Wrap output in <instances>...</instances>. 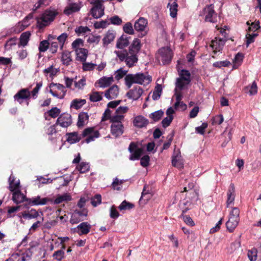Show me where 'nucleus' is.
Masks as SVG:
<instances>
[{
  "mask_svg": "<svg viewBox=\"0 0 261 261\" xmlns=\"http://www.w3.org/2000/svg\"><path fill=\"white\" fill-rule=\"evenodd\" d=\"M61 112V111L57 107L53 108L51 110L48 111V114L49 116L51 117L52 118H56L59 116Z\"/></svg>",
  "mask_w": 261,
  "mask_h": 261,
  "instance_id": "59",
  "label": "nucleus"
},
{
  "mask_svg": "<svg viewBox=\"0 0 261 261\" xmlns=\"http://www.w3.org/2000/svg\"><path fill=\"white\" fill-rule=\"evenodd\" d=\"M115 37L114 33L111 31H108L102 39L103 45H107L112 42Z\"/></svg>",
  "mask_w": 261,
  "mask_h": 261,
  "instance_id": "34",
  "label": "nucleus"
},
{
  "mask_svg": "<svg viewBox=\"0 0 261 261\" xmlns=\"http://www.w3.org/2000/svg\"><path fill=\"white\" fill-rule=\"evenodd\" d=\"M83 43V40L81 39H76L72 43V47L76 51V49H80L81 45H82Z\"/></svg>",
  "mask_w": 261,
  "mask_h": 261,
  "instance_id": "63",
  "label": "nucleus"
},
{
  "mask_svg": "<svg viewBox=\"0 0 261 261\" xmlns=\"http://www.w3.org/2000/svg\"><path fill=\"white\" fill-rule=\"evenodd\" d=\"M172 50L169 47H163L159 50L157 59L163 65L168 64L172 60Z\"/></svg>",
  "mask_w": 261,
  "mask_h": 261,
  "instance_id": "5",
  "label": "nucleus"
},
{
  "mask_svg": "<svg viewBox=\"0 0 261 261\" xmlns=\"http://www.w3.org/2000/svg\"><path fill=\"white\" fill-rule=\"evenodd\" d=\"M49 43L47 40H43L40 42L39 46V50L40 52H44L48 48Z\"/></svg>",
  "mask_w": 261,
  "mask_h": 261,
  "instance_id": "57",
  "label": "nucleus"
},
{
  "mask_svg": "<svg viewBox=\"0 0 261 261\" xmlns=\"http://www.w3.org/2000/svg\"><path fill=\"white\" fill-rule=\"evenodd\" d=\"M90 166L89 164L82 162L77 167L78 170L80 173H85L89 170Z\"/></svg>",
  "mask_w": 261,
  "mask_h": 261,
  "instance_id": "52",
  "label": "nucleus"
},
{
  "mask_svg": "<svg viewBox=\"0 0 261 261\" xmlns=\"http://www.w3.org/2000/svg\"><path fill=\"white\" fill-rule=\"evenodd\" d=\"M101 197L100 195L97 194L91 198V203L94 206H96L98 204L101 203Z\"/></svg>",
  "mask_w": 261,
  "mask_h": 261,
  "instance_id": "56",
  "label": "nucleus"
},
{
  "mask_svg": "<svg viewBox=\"0 0 261 261\" xmlns=\"http://www.w3.org/2000/svg\"><path fill=\"white\" fill-rule=\"evenodd\" d=\"M103 92L92 91L89 94V99L91 101L97 102L102 99V95Z\"/></svg>",
  "mask_w": 261,
  "mask_h": 261,
  "instance_id": "32",
  "label": "nucleus"
},
{
  "mask_svg": "<svg viewBox=\"0 0 261 261\" xmlns=\"http://www.w3.org/2000/svg\"><path fill=\"white\" fill-rule=\"evenodd\" d=\"M150 160L149 156L148 155H145L141 158L140 164L143 167H147L149 164Z\"/></svg>",
  "mask_w": 261,
  "mask_h": 261,
  "instance_id": "64",
  "label": "nucleus"
},
{
  "mask_svg": "<svg viewBox=\"0 0 261 261\" xmlns=\"http://www.w3.org/2000/svg\"><path fill=\"white\" fill-rule=\"evenodd\" d=\"M49 88L54 90L60 91V93H62V96H61V98H64L67 91L65 87L63 85L51 83L49 85Z\"/></svg>",
  "mask_w": 261,
  "mask_h": 261,
  "instance_id": "28",
  "label": "nucleus"
},
{
  "mask_svg": "<svg viewBox=\"0 0 261 261\" xmlns=\"http://www.w3.org/2000/svg\"><path fill=\"white\" fill-rule=\"evenodd\" d=\"M148 123V120L141 115L135 117L133 120L134 125L138 128L145 127Z\"/></svg>",
  "mask_w": 261,
  "mask_h": 261,
  "instance_id": "18",
  "label": "nucleus"
},
{
  "mask_svg": "<svg viewBox=\"0 0 261 261\" xmlns=\"http://www.w3.org/2000/svg\"><path fill=\"white\" fill-rule=\"evenodd\" d=\"M56 13L51 10H46L40 17L37 19L38 26L42 28L49 25L55 19Z\"/></svg>",
  "mask_w": 261,
  "mask_h": 261,
  "instance_id": "3",
  "label": "nucleus"
},
{
  "mask_svg": "<svg viewBox=\"0 0 261 261\" xmlns=\"http://www.w3.org/2000/svg\"><path fill=\"white\" fill-rule=\"evenodd\" d=\"M114 82V78L112 76L110 77L103 76L99 79L97 83L101 88H106L109 87Z\"/></svg>",
  "mask_w": 261,
  "mask_h": 261,
  "instance_id": "20",
  "label": "nucleus"
},
{
  "mask_svg": "<svg viewBox=\"0 0 261 261\" xmlns=\"http://www.w3.org/2000/svg\"><path fill=\"white\" fill-rule=\"evenodd\" d=\"M68 35L67 33H64L59 36L57 39L59 42L60 43L61 48L62 49L64 44L66 40Z\"/></svg>",
  "mask_w": 261,
  "mask_h": 261,
  "instance_id": "53",
  "label": "nucleus"
},
{
  "mask_svg": "<svg viewBox=\"0 0 261 261\" xmlns=\"http://www.w3.org/2000/svg\"><path fill=\"white\" fill-rule=\"evenodd\" d=\"M31 203L34 205H44L49 201L47 198H41L40 196H38L36 197H33L31 200Z\"/></svg>",
  "mask_w": 261,
  "mask_h": 261,
  "instance_id": "30",
  "label": "nucleus"
},
{
  "mask_svg": "<svg viewBox=\"0 0 261 261\" xmlns=\"http://www.w3.org/2000/svg\"><path fill=\"white\" fill-rule=\"evenodd\" d=\"M141 47L140 41L138 39H135L129 47L128 51L126 50H115L114 53L120 62L124 61L126 66L130 68L135 66L138 62L137 55L140 51Z\"/></svg>",
  "mask_w": 261,
  "mask_h": 261,
  "instance_id": "1",
  "label": "nucleus"
},
{
  "mask_svg": "<svg viewBox=\"0 0 261 261\" xmlns=\"http://www.w3.org/2000/svg\"><path fill=\"white\" fill-rule=\"evenodd\" d=\"M172 165L179 169L184 167V162L181 158L180 152L178 151H174L172 155Z\"/></svg>",
  "mask_w": 261,
  "mask_h": 261,
  "instance_id": "12",
  "label": "nucleus"
},
{
  "mask_svg": "<svg viewBox=\"0 0 261 261\" xmlns=\"http://www.w3.org/2000/svg\"><path fill=\"white\" fill-rule=\"evenodd\" d=\"M72 122L71 116L68 113L61 114L57 119L56 124H59L62 127H67Z\"/></svg>",
  "mask_w": 261,
  "mask_h": 261,
  "instance_id": "8",
  "label": "nucleus"
},
{
  "mask_svg": "<svg viewBox=\"0 0 261 261\" xmlns=\"http://www.w3.org/2000/svg\"><path fill=\"white\" fill-rule=\"evenodd\" d=\"M16 44V38L14 37L10 39L7 41L5 45V48L6 50H9L11 49L13 45Z\"/></svg>",
  "mask_w": 261,
  "mask_h": 261,
  "instance_id": "62",
  "label": "nucleus"
},
{
  "mask_svg": "<svg viewBox=\"0 0 261 261\" xmlns=\"http://www.w3.org/2000/svg\"><path fill=\"white\" fill-rule=\"evenodd\" d=\"M258 34L257 33H252L250 34V33L248 32L246 35V46L248 47L249 45L253 42L254 41V38L257 37Z\"/></svg>",
  "mask_w": 261,
  "mask_h": 261,
  "instance_id": "49",
  "label": "nucleus"
},
{
  "mask_svg": "<svg viewBox=\"0 0 261 261\" xmlns=\"http://www.w3.org/2000/svg\"><path fill=\"white\" fill-rule=\"evenodd\" d=\"M164 114L162 110H158L150 114L149 117L154 121H158L161 119Z\"/></svg>",
  "mask_w": 261,
  "mask_h": 261,
  "instance_id": "44",
  "label": "nucleus"
},
{
  "mask_svg": "<svg viewBox=\"0 0 261 261\" xmlns=\"http://www.w3.org/2000/svg\"><path fill=\"white\" fill-rule=\"evenodd\" d=\"M61 61L64 65H69L72 61L71 53L67 50L63 51L62 54Z\"/></svg>",
  "mask_w": 261,
  "mask_h": 261,
  "instance_id": "29",
  "label": "nucleus"
},
{
  "mask_svg": "<svg viewBox=\"0 0 261 261\" xmlns=\"http://www.w3.org/2000/svg\"><path fill=\"white\" fill-rule=\"evenodd\" d=\"M174 95L176 97V102L174 104L175 109L178 108L179 104L181 103V109L185 110L187 108V105L181 101L182 95L180 91H175Z\"/></svg>",
  "mask_w": 261,
  "mask_h": 261,
  "instance_id": "22",
  "label": "nucleus"
},
{
  "mask_svg": "<svg viewBox=\"0 0 261 261\" xmlns=\"http://www.w3.org/2000/svg\"><path fill=\"white\" fill-rule=\"evenodd\" d=\"M86 102L85 99H75L71 102L70 107L75 109H79L85 105Z\"/></svg>",
  "mask_w": 261,
  "mask_h": 261,
  "instance_id": "38",
  "label": "nucleus"
},
{
  "mask_svg": "<svg viewBox=\"0 0 261 261\" xmlns=\"http://www.w3.org/2000/svg\"><path fill=\"white\" fill-rule=\"evenodd\" d=\"M96 66V64L92 63L86 62V61L83 62V69L84 71L92 70Z\"/></svg>",
  "mask_w": 261,
  "mask_h": 261,
  "instance_id": "54",
  "label": "nucleus"
},
{
  "mask_svg": "<svg viewBox=\"0 0 261 261\" xmlns=\"http://www.w3.org/2000/svg\"><path fill=\"white\" fill-rule=\"evenodd\" d=\"M124 117V116L122 114L118 115L115 113V115L112 116L111 118V122H112V124H122V121L123 120Z\"/></svg>",
  "mask_w": 261,
  "mask_h": 261,
  "instance_id": "39",
  "label": "nucleus"
},
{
  "mask_svg": "<svg viewBox=\"0 0 261 261\" xmlns=\"http://www.w3.org/2000/svg\"><path fill=\"white\" fill-rule=\"evenodd\" d=\"M239 210L237 207H233L230 212L228 220L226 223V228H236L239 222Z\"/></svg>",
  "mask_w": 261,
  "mask_h": 261,
  "instance_id": "6",
  "label": "nucleus"
},
{
  "mask_svg": "<svg viewBox=\"0 0 261 261\" xmlns=\"http://www.w3.org/2000/svg\"><path fill=\"white\" fill-rule=\"evenodd\" d=\"M136 146L134 143H131L128 147V150L132 153L129 156L130 160H138L142 153L141 148H136Z\"/></svg>",
  "mask_w": 261,
  "mask_h": 261,
  "instance_id": "11",
  "label": "nucleus"
},
{
  "mask_svg": "<svg viewBox=\"0 0 261 261\" xmlns=\"http://www.w3.org/2000/svg\"><path fill=\"white\" fill-rule=\"evenodd\" d=\"M75 51L77 60L82 62L86 61L88 52L87 49L82 48L76 49V51Z\"/></svg>",
  "mask_w": 261,
  "mask_h": 261,
  "instance_id": "26",
  "label": "nucleus"
},
{
  "mask_svg": "<svg viewBox=\"0 0 261 261\" xmlns=\"http://www.w3.org/2000/svg\"><path fill=\"white\" fill-rule=\"evenodd\" d=\"M200 15L204 16L206 21L212 23L217 21V13L215 12L213 4L206 6L200 12Z\"/></svg>",
  "mask_w": 261,
  "mask_h": 261,
  "instance_id": "4",
  "label": "nucleus"
},
{
  "mask_svg": "<svg viewBox=\"0 0 261 261\" xmlns=\"http://www.w3.org/2000/svg\"><path fill=\"white\" fill-rule=\"evenodd\" d=\"M134 206V205L133 204L124 200L119 206V208L120 211L127 210L132 208Z\"/></svg>",
  "mask_w": 261,
  "mask_h": 261,
  "instance_id": "48",
  "label": "nucleus"
},
{
  "mask_svg": "<svg viewBox=\"0 0 261 261\" xmlns=\"http://www.w3.org/2000/svg\"><path fill=\"white\" fill-rule=\"evenodd\" d=\"M109 24L110 23L107 20H105L99 22H96L94 24V28L97 29L101 28L104 29L106 28Z\"/></svg>",
  "mask_w": 261,
  "mask_h": 261,
  "instance_id": "51",
  "label": "nucleus"
},
{
  "mask_svg": "<svg viewBox=\"0 0 261 261\" xmlns=\"http://www.w3.org/2000/svg\"><path fill=\"white\" fill-rule=\"evenodd\" d=\"M142 93V89L140 87L136 86L134 89L129 90L127 93L126 95L130 99L137 100L140 97Z\"/></svg>",
  "mask_w": 261,
  "mask_h": 261,
  "instance_id": "14",
  "label": "nucleus"
},
{
  "mask_svg": "<svg viewBox=\"0 0 261 261\" xmlns=\"http://www.w3.org/2000/svg\"><path fill=\"white\" fill-rule=\"evenodd\" d=\"M67 136H68L67 141L71 144L77 142L81 139L77 132L68 133L67 134Z\"/></svg>",
  "mask_w": 261,
  "mask_h": 261,
  "instance_id": "31",
  "label": "nucleus"
},
{
  "mask_svg": "<svg viewBox=\"0 0 261 261\" xmlns=\"http://www.w3.org/2000/svg\"><path fill=\"white\" fill-rule=\"evenodd\" d=\"M246 92L249 94L250 95H253L257 93V87L256 83L253 82L250 86H248L245 88Z\"/></svg>",
  "mask_w": 261,
  "mask_h": 261,
  "instance_id": "37",
  "label": "nucleus"
},
{
  "mask_svg": "<svg viewBox=\"0 0 261 261\" xmlns=\"http://www.w3.org/2000/svg\"><path fill=\"white\" fill-rule=\"evenodd\" d=\"M42 86V82H40L38 83H37L36 87L33 89V90L31 92V97L35 99L37 98L38 96V94L39 92V91L41 89V88Z\"/></svg>",
  "mask_w": 261,
  "mask_h": 261,
  "instance_id": "42",
  "label": "nucleus"
},
{
  "mask_svg": "<svg viewBox=\"0 0 261 261\" xmlns=\"http://www.w3.org/2000/svg\"><path fill=\"white\" fill-rule=\"evenodd\" d=\"M32 255V252L31 249L27 250L24 253L22 254L20 259L21 261H28L31 259Z\"/></svg>",
  "mask_w": 261,
  "mask_h": 261,
  "instance_id": "50",
  "label": "nucleus"
},
{
  "mask_svg": "<svg viewBox=\"0 0 261 261\" xmlns=\"http://www.w3.org/2000/svg\"><path fill=\"white\" fill-rule=\"evenodd\" d=\"M226 40V38H219L216 37L215 39L212 41L210 46L212 48L213 53L215 54L222 49Z\"/></svg>",
  "mask_w": 261,
  "mask_h": 261,
  "instance_id": "9",
  "label": "nucleus"
},
{
  "mask_svg": "<svg viewBox=\"0 0 261 261\" xmlns=\"http://www.w3.org/2000/svg\"><path fill=\"white\" fill-rule=\"evenodd\" d=\"M105 6H93L90 11V14L94 18L98 19L101 17L105 14Z\"/></svg>",
  "mask_w": 261,
  "mask_h": 261,
  "instance_id": "13",
  "label": "nucleus"
},
{
  "mask_svg": "<svg viewBox=\"0 0 261 261\" xmlns=\"http://www.w3.org/2000/svg\"><path fill=\"white\" fill-rule=\"evenodd\" d=\"M240 246V243L238 241L232 243L227 248V251L229 253H232L237 250Z\"/></svg>",
  "mask_w": 261,
  "mask_h": 261,
  "instance_id": "46",
  "label": "nucleus"
},
{
  "mask_svg": "<svg viewBox=\"0 0 261 261\" xmlns=\"http://www.w3.org/2000/svg\"><path fill=\"white\" fill-rule=\"evenodd\" d=\"M119 94V88L117 85H113L106 91L105 96L108 99L116 98Z\"/></svg>",
  "mask_w": 261,
  "mask_h": 261,
  "instance_id": "17",
  "label": "nucleus"
},
{
  "mask_svg": "<svg viewBox=\"0 0 261 261\" xmlns=\"http://www.w3.org/2000/svg\"><path fill=\"white\" fill-rule=\"evenodd\" d=\"M147 20L144 17H140L134 23V29L138 32H143L147 25Z\"/></svg>",
  "mask_w": 261,
  "mask_h": 261,
  "instance_id": "16",
  "label": "nucleus"
},
{
  "mask_svg": "<svg viewBox=\"0 0 261 261\" xmlns=\"http://www.w3.org/2000/svg\"><path fill=\"white\" fill-rule=\"evenodd\" d=\"M162 92V87L161 85L158 84L154 89V90L152 94V99L154 100H156L160 98L161 97V94Z\"/></svg>",
  "mask_w": 261,
  "mask_h": 261,
  "instance_id": "40",
  "label": "nucleus"
},
{
  "mask_svg": "<svg viewBox=\"0 0 261 261\" xmlns=\"http://www.w3.org/2000/svg\"><path fill=\"white\" fill-rule=\"evenodd\" d=\"M88 211L86 208H75L73 213V217H86L87 216Z\"/></svg>",
  "mask_w": 261,
  "mask_h": 261,
  "instance_id": "43",
  "label": "nucleus"
},
{
  "mask_svg": "<svg viewBox=\"0 0 261 261\" xmlns=\"http://www.w3.org/2000/svg\"><path fill=\"white\" fill-rule=\"evenodd\" d=\"M65 252L63 250H59L55 251L53 255L54 258L61 260L64 257Z\"/></svg>",
  "mask_w": 261,
  "mask_h": 261,
  "instance_id": "55",
  "label": "nucleus"
},
{
  "mask_svg": "<svg viewBox=\"0 0 261 261\" xmlns=\"http://www.w3.org/2000/svg\"><path fill=\"white\" fill-rule=\"evenodd\" d=\"M81 9V7L77 3H71L67 6L64 10V13L67 15H69L73 13L79 11Z\"/></svg>",
  "mask_w": 261,
  "mask_h": 261,
  "instance_id": "23",
  "label": "nucleus"
},
{
  "mask_svg": "<svg viewBox=\"0 0 261 261\" xmlns=\"http://www.w3.org/2000/svg\"><path fill=\"white\" fill-rule=\"evenodd\" d=\"M9 189L11 191H17L16 190L19 188L20 182L19 180L15 182L14 177L11 174L10 176L9 179Z\"/></svg>",
  "mask_w": 261,
  "mask_h": 261,
  "instance_id": "33",
  "label": "nucleus"
},
{
  "mask_svg": "<svg viewBox=\"0 0 261 261\" xmlns=\"http://www.w3.org/2000/svg\"><path fill=\"white\" fill-rule=\"evenodd\" d=\"M31 36V33L29 32H25L20 36V44L23 46L27 45Z\"/></svg>",
  "mask_w": 261,
  "mask_h": 261,
  "instance_id": "36",
  "label": "nucleus"
},
{
  "mask_svg": "<svg viewBox=\"0 0 261 261\" xmlns=\"http://www.w3.org/2000/svg\"><path fill=\"white\" fill-rule=\"evenodd\" d=\"M90 31V30L89 29L88 27L85 26V27H83V26H80L77 28L75 29V32L78 34V35H80V34H86L87 32H89Z\"/></svg>",
  "mask_w": 261,
  "mask_h": 261,
  "instance_id": "61",
  "label": "nucleus"
},
{
  "mask_svg": "<svg viewBox=\"0 0 261 261\" xmlns=\"http://www.w3.org/2000/svg\"><path fill=\"white\" fill-rule=\"evenodd\" d=\"M111 132L113 136L117 138L121 136L124 133V126L123 124H112L111 126Z\"/></svg>",
  "mask_w": 261,
  "mask_h": 261,
  "instance_id": "15",
  "label": "nucleus"
},
{
  "mask_svg": "<svg viewBox=\"0 0 261 261\" xmlns=\"http://www.w3.org/2000/svg\"><path fill=\"white\" fill-rule=\"evenodd\" d=\"M31 97V92L28 88L21 89L14 96V99L19 104L24 100H28Z\"/></svg>",
  "mask_w": 261,
  "mask_h": 261,
  "instance_id": "7",
  "label": "nucleus"
},
{
  "mask_svg": "<svg viewBox=\"0 0 261 261\" xmlns=\"http://www.w3.org/2000/svg\"><path fill=\"white\" fill-rule=\"evenodd\" d=\"M186 81H184L182 79H178L176 80V87L175 89V91H181L184 90L185 87L189 84L185 83Z\"/></svg>",
  "mask_w": 261,
  "mask_h": 261,
  "instance_id": "41",
  "label": "nucleus"
},
{
  "mask_svg": "<svg viewBox=\"0 0 261 261\" xmlns=\"http://www.w3.org/2000/svg\"><path fill=\"white\" fill-rule=\"evenodd\" d=\"M83 137L88 136L86 139V142L89 143L93 141L95 138L99 137V134L98 131H94L93 128L89 127L86 128L82 134Z\"/></svg>",
  "mask_w": 261,
  "mask_h": 261,
  "instance_id": "10",
  "label": "nucleus"
},
{
  "mask_svg": "<svg viewBox=\"0 0 261 261\" xmlns=\"http://www.w3.org/2000/svg\"><path fill=\"white\" fill-rule=\"evenodd\" d=\"M71 196L68 193L58 196L54 200L55 204H59L63 201H68L71 200Z\"/></svg>",
  "mask_w": 261,
  "mask_h": 261,
  "instance_id": "35",
  "label": "nucleus"
},
{
  "mask_svg": "<svg viewBox=\"0 0 261 261\" xmlns=\"http://www.w3.org/2000/svg\"><path fill=\"white\" fill-rule=\"evenodd\" d=\"M12 199L15 203L18 204L25 200L26 197L19 190H18L14 192Z\"/></svg>",
  "mask_w": 261,
  "mask_h": 261,
  "instance_id": "27",
  "label": "nucleus"
},
{
  "mask_svg": "<svg viewBox=\"0 0 261 261\" xmlns=\"http://www.w3.org/2000/svg\"><path fill=\"white\" fill-rule=\"evenodd\" d=\"M123 31L127 34L132 35L134 33L133 25L130 22H127L123 27Z\"/></svg>",
  "mask_w": 261,
  "mask_h": 261,
  "instance_id": "60",
  "label": "nucleus"
},
{
  "mask_svg": "<svg viewBox=\"0 0 261 261\" xmlns=\"http://www.w3.org/2000/svg\"><path fill=\"white\" fill-rule=\"evenodd\" d=\"M130 37L126 35H122L117 41L116 47L118 48L123 49V48L127 46L129 43Z\"/></svg>",
  "mask_w": 261,
  "mask_h": 261,
  "instance_id": "21",
  "label": "nucleus"
},
{
  "mask_svg": "<svg viewBox=\"0 0 261 261\" xmlns=\"http://www.w3.org/2000/svg\"><path fill=\"white\" fill-rule=\"evenodd\" d=\"M248 257L250 261H255L257 258V250L255 249L249 250L247 253Z\"/></svg>",
  "mask_w": 261,
  "mask_h": 261,
  "instance_id": "58",
  "label": "nucleus"
},
{
  "mask_svg": "<svg viewBox=\"0 0 261 261\" xmlns=\"http://www.w3.org/2000/svg\"><path fill=\"white\" fill-rule=\"evenodd\" d=\"M172 0H169V3L168 4L167 7L169 8L170 15L172 18L176 17L177 12L178 4L176 1L172 2Z\"/></svg>",
  "mask_w": 261,
  "mask_h": 261,
  "instance_id": "24",
  "label": "nucleus"
},
{
  "mask_svg": "<svg viewBox=\"0 0 261 261\" xmlns=\"http://www.w3.org/2000/svg\"><path fill=\"white\" fill-rule=\"evenodd\" d=\"M247 24L249 25L248 32L250 33L251 31L255 32L260 28L259 21H256L251 23L250 25L249 21L247 22Z\"/></svg>",
  "mask_w": 261,
  "mask_h": 261,
  "instance_id": "47",
  "label": "nucleus"
},
{
  "mask_svg": "<svg viewBox=\"0 0 261 261\" xmlns=\"http://www.w3.org/2000/svg\"><path fill=\"white\" fill-rule=\"evenodd\" d=\"M190 73L186 70H182L180 74V77L178 79H182L184 81H186L185 83H190Z\"/></svg>",
  "mask_w": 261,
  "mask_h": 261,
  "instance_id": "45",
  "label": "nucleus"
},
{
  "mask_svg": "<svg viewBox=\"0 0 261 261\" xmlns=\"http://www.w3.org/2000/svg\"><path fill=\"white\" fill-rule=\"evenodd\" d=\"M89 116L86 112H82L79 114L77 125L78 127H82L86 124L88 122Z\"/></svg>",
  "mask_w": 261,
  "mask_h": 261,
  "instance_id": "25",
  "label": "nucleus"
},
{
  "mask_svg": "<svg viewBox=\"0 0 261 261\" xmlns=\"http://www.w3.org/2000/svg\"><path fill=\"white\" fill-rule=\"evenodd\" d=\"M227 206H230L233 204L235 198V188L234 184H230L227 191Z\"/></svg>",
  "mask_w": 261,
  "mask_h": 261,
  "instance_id": "19",
  "label": "nucleus"
},
{
  "mask_svg": "<svg viewBox=\"0 0 261 261\" xmlns=\"http://www.w3.org/2000/svg\"><path fill=\"white\" fill-rule=\"evenodd\" d=\"M151 81V77L142 73L128 74L125 77V84L130 88L133 84H148Z\"/></svg>",
  "mask_w": 261,
  "mask_h": 261,
  "instance_id": "2",
  "label": "nucleus"
}]
</instances>
